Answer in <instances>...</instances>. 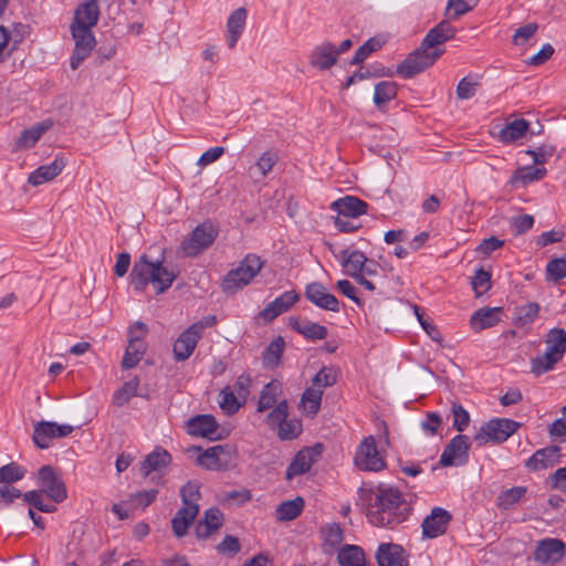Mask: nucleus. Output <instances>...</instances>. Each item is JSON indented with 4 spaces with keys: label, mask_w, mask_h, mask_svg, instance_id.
<instances>
[{
    "label": "nucleus",
    "mask_w": 566,
    "mask_h": 566,
    "mask_svg": "<svg viewBox=\"0 0 566 566\" xmlns=\"http://www.w3.org/2000/svg\"><path fill=\"white\" fill-rule=\"evenodd\" d=\"M374 495V502L369 503L366 513L374 526L392 530L409 517L411 505L398 489L377 486Z\"/></svg>",
    "instance_id": "obj_1"
},
{
    "label": "nucleus",
    "mask_w": 566,
    "mask_h": 566,
    "mask_svg": "<svg viewBox=\"0 0 566 566\" xmlns=\"http://www.w3.org/2000/svg\"><path fill=\"white\" fill-rule=\"evenodd\" d=\"M129 277L135 291L145 292L153 284L156 293L161 294L172 285L177 274L165 268L163 261H151L144 253L135 261Z\"/></svg>",
    "instance_id": "obj_2"
},
{
    "label": "nucleus",
    "mask_w": 566,
    "mask_h": 566,
    "mask_svg": "<svg viewBox=\"0 0 566 566\" xmlns=\"http://www.w3.org/2000/svg\"><path fill=\"white\" fill-rule=\"evenodd\" d=\"M180 496L182 506L177 511L171 520L172 532L177 537H182L187 534L190 525L199 513L198 501L201 497L200 484L197 482L188 481L180 489Z\"/></svg>",
    "instance_id": "obj_3"
},
{
    "label": "nucleus",
    "mask_w": 566,
    "mask_h": 566,
    "mask_svg": "<svg viewBox=\"0 0 566 566\" xmlns=\"http://www.w3.org/2000/svg\"><path fill=\"white\" fill-rule=\"evenodd\" d=\"M263 261L255 254H247L235 269L230 270L221 282L226 294H234L250 284L260 273Z\"/></svg>",
    "instance_id": "obj_4"
},
{
    "label": "nucleus",
    "mask_w": 566,
    "mask_h": 566,
    "mask_svg": "<svg viewBox=\"0 0 566 566\" xmlns=\"http://www.w3.org/2000/svg\"><path fill=\"white\" fill-rule=\"evenodd\" d=\"M521 423L506 418H494L484 423L474 434L473 441L482 447L489 442L502 443L517 431Z\"/></svg>",
    "instance_id": "obj_5"
},
{
    "label": "nucleus",
    "mask_w": 566,
    "mask_h": 566,
    "mask_svg": "<svg viewBox=\"0 0 566 566\" xmlns=\"http://www.w3.org/2000/svg\"><path fill=\"white\" fill-rule=\"evenodd\" d=\"M218 233V228L211 221H205L182 240L180 248L187 256H197L212 245Z\"/></svg>",
    "instance_id": "obj_6"
},
{
    "label": "nucleus",
    "mask_w": 566,
    "mask_h": 566,
    "mask_svg": "<svg viewBox=\"0 0 566 566\" xmlns=\"http://www.w3.org/2000/svg\"><path fill=\"white\" fill-rule=\"evenodd\" d=\"M289 405L284 399L277 402L268 415V423L277 427V437L281 440H293L302 433V423L297 419L287 420Z\"/></svg>",
    "instance_id": "obj_7"
},
{
    "label": "nucleus",
    "mask_w": 566,
    "mask_h": 566,
    "mask_svg": "<svg viewBox=\"0 0 566 566\" xmlns=\"http://www.w3.org/2000/svg\"><path fill=\"white\" fill-rule=\"evenodd\" d=\"M36 483L40 491L48 495L54 503H62L67 497L65 483L57 469L52 465H43L38 471Z\"/></svg>",
    "instance_id": "obj_8"
},
{
    "label": "nucleus",
    "mask_w": 566,
    "mask_h": 566,
    "mask_svg": "<svg viewBox=\"0 0 566 566\" xmlns=\"http://www.w3.org/2000/svg\"><path fill=\"white\" fill-rule=\"evenodd\" d=\"M235 449L230 444L208 448L197 458V464L211 471L227 470L233 465Z\"/></svg>",
    "instance_id": "obj_9"
},
{
    "label": "nucleus",
    "mask_w": 566,
    "mask_h": 566,
    "mask_svg": "<svg viewBox=\"0 0 566 566\" xmlns=\"http://www.w3.org/2000/svg\"><path fill=\"white\" fill-rule=\"evenodd\" d=\"M129 340L122 360L124 369H130L138 365L146 352L144 337L147 334V327L143 322H136L129 328Z\"/></svg>",
    "instance_id": "obj_10"
},
{
    "label": "nucleus",
    "mask_w": 566,
    "mask_h": 566,
    "mask_svg": "<svg viewBox=\"0 0 566 566\" xmlns=\"http://www.w3.org/2000/svg\"><path fill=\"white\" fill-rule=\"evenodd\" d=\"M355 465L363 471L378 472L386 467L385 459L377 450L373 436L365 438L357 448L354 458Z\"/></svg>",
    "instance_id": "obj_11"
},
{
    "label": "nucleus",
    "mask_w": 566,
    "mask_h": 566,
    "mask_svg": "<svg viewBox=\"0 0 566 566\" xmlns=\"http://www.w3.org/2000/svg\"><path fill=\"white\" fill-rule=\"evenodd\" d=\"M323 444L316 443L313 447H306L301 449L292 459L289 464L285 479L292 480L295 476L305 474L312 468V465L318 461L323 452Z\"/></svg>",
    "instance_id": "obj_12"
},
{
    "label": "nucleus",
    "mask_w": 566,
    "mask_h": 566,
    "mask_svg": "<svg viewBox=\"0 0 566 566\" xmlns=\"http://www.w3.org/2000/svg\"><path fill=\"white\" fill-rule=\"evenodd\" d=\"M74 428L70 424H57L51 421H40L34 426L33 441L40 449H48L51 440L67 437Z\"/></svg>",
    "instance_id": "obj_13"
},
{
    "label": "nucleus",
    "mask_w": 566,
    "mask_h": 566,
    "mask_svg": "<svg viewBox=\"0 0 566 566\" xmlns=\"http://www.w3.org/2000/svg\"><path fill=\"white\" fill-rule=\"evenodd\" d=\"M469 450V438L464 434H458L446 446L440 457V464L443 467L464 464L468 462Z\"/></svg>",
    "instance_id": "obj_14"
},
{
    "label": "nucleus",
    "mask_w": 566,
    "mask_h": 566,
    "mask_svg": "<svg viewBox=\"0 0 566 566\" xmlns=\"http://www.w3.org/2000/svg\"><path fill=\"white\" fill-rule=\"evenodd\" d=\"M443 50H432L420 46L410 53L408 57L397 67V71H424L431 67L433 63L442 55Z\"/></svg>",
    "instance_id": "obj_15"
},
{
    "label": "nucleus",
    "mask_w": 566,
    "mask_h": 566,
    "mask_svg": "<svg viewBox=\"0 0 566 566\" xmlns=\"http://www.w3.org/2000/svg\"><path fill=\"white\" fill-rule=\"evenodd\" d=\"M451 521L452 515L449 511L439 506L433 507L431 513L422 521V536L427 538H436L443 535Z\"/></svg>",
    "instance_id": "obj_16"
},
{
    "label": "nucleus",
    "mask_w": 566,
    "mask_h": 566,
    "mask_svg": "<svg viewBox=\"0 0 566 566\" xmlns=\"http://www.w3.org/2000/svg\"><path fill=\"white\" fill-rule=\"evenodd\" d=\"M305 297L317 307L339 312V302L335 295L327 292V289L319 282L308 283L305 287Z\"/></svg>",
    "instance_id": "obj_17"
},
{
    "label": "nucleus",
    "mask_w": 566,
    "mask_h": 566,
    "mask_svg": "<svg viewBox=\"0 0 566 566\" xmlns=\"http://www.w3.org/2000/svg\"><path fill=\"white\" fill-rule=\"evenodd\" d=\"M565 543L558 538H545L537 543L534 559L542 564L559 562L565 555Z\"/></svg>",
    "instance_id": "obj_18"
},
{
    "label": "nucleus",
    "mask_w": 566,
    "mask_h": 566,
    "mask_svg": "<svg viewBox=\"0 0 566 566\" xmlns=\"http://www.w3.org/2000/svg\"><path fill=\"white\" fill-rule=\"evenodd\" d=\"M375 557L378 566H409L406 551L399 544H380Z\"/></svg>",
    "instance_id": "obj_19"
},
{
    "label": "nucleus",
    "mask_w": 566,
    "mask_h": 566,
    "mask_svg": "<svg viewBox=\"0 0 566 566\" xmlns=\"http://www.w3.org/2000/svg\"><path fill=\"white\" fill-rule=\"evenodd\" d=\"M187 424L191 436L207 438L211 441L222 438L217 433L219 424L212 415H198L191 418Z\"/></svg>",
    "instance_id": "obj_20"
},
{
    "label": "nucleus",
    "mask_w": 566,
    "mask_h": 566,
    "mask_svg": "<svg viewBox=\"0 0 566 566\" xmlns=\"http://www.w3.org/2000/svg\"><path fill=\"white\" fill-rule=\"evenodd\" d=\"M331 209L345 218H358L368 212V203L355 196H344L331 203Z\"/></svg>",
    "instance_id": "obj_21"
},
{
    "label": "nucleus",
    "mask_w": 566,
    "mask_h": 566,
    "mask_svg": "<svg viewBox=\"0 0 566 566\" xmlns=\"http://www.w3.org/2000/svg\"><path fill=\"white\" fill-rule=\"evenodd\" d=\"M300 296L295 291H287L274 298L261 312L260 317L265 322H272L282 313L287 312L297 301Z\"/></svg>",
    "instance_id": "obj_22"
},
{
    "label": "nucleus",
    "mask_w": 566,
    "mask_h": 566,
    "mask_svg": "<svg viewBox=\"0 0 566 566\" xmlns=\"http://www.w3.org/2000/svg\"><path fill=\"white\" fill-rule=\"evenodd\" d=\"M196 328L199 327L196 325H190L176 339L172 352L177 361H184L188 359L197 347V344L201 337L196 333Z\"/></svg>",
    "instance_id": "obj_23"
},
{
    "label": "nucleus",
    "mask_w": 566,
    "mask_h": 566,
    "mask_svg": "<svg viewBox=\"0 0 566 566\" xmlns=\"http://www.w3.org/2000/svg\"><path fill=\"white\" fill-rule=\"evenodd\" d=\"M562 457L560 448L551 446L539 449L527 459L525 465L531 471H541L554 467Z\"/></svg>",
    "instance_id": "obj_24"
},
{
    "label": "nucleus",
    "mask_w": 566,
    "mask_h": 566,
    "mask_svg": "<svg viewBox=\"0 0 566 566\" xmlns=\"http://www.w3.org/2000/svg\"><path fill=\"white\" fill-rule=\"evenodd\" d=\"M66 166L64 156H56L49 165H42L29 175L28 182L32 186H40L53 180Z\"/></svg>",
    "instance_id": "obj_25"
},
{
    "label": "nucleus",
    "mask_w": 566,
    "mask_h": 566,
    "mask_svg": "<svg viewBox=\"0 0 566 566\" xmlns=\"http://www.w3.org/2000/svg\"><path fill=\"white\" fill-rule=\"evenodd\" d=\"M223 525V513L218 507L205 511L203 517L196 525V535L199 539H207Z\"/></svg>",
    "instance_id": "obj_26"
},
{
    "label": "nucleus",
    "mask_w": 566,
    "mask_h": 566,
    "mask_svg": "<svg viewBox=\"0 0 566 566\" xmlns=\"http://www.w3.org/2000/svg\"><path fill=\"white\" fill-rule=\"evenodd\" d=\"M455 28L451 25L450 20L447 18L432 28L421 43L424 48L434 51L442 50L440 45L452 39L455 35Z\"/></svg>",
    "instance_id": "obj_27"
},
{
    "label": "nucleus",
    "mask_w": 566,
    "mask_h": 566,
    "mask_svg": "<svg viewBox=\"0 0 566 566\" xmlns=\"http://www.w3.org/2000/svg\"><path fill=\"white\" fill-rule=\"evenodd\" d=\"M503 315V307H482L475 311L470 318L471 328L479 333L499 324Z\"/></svg>",
    "instance_id": "obj_28"
},
{
    "label": "nucleus",
    "mask_w": 566,
    "mask_h": 566,
    "mask_svg": "<svg viewBox=\"0 0 566 566\" xmlns=\"http://www.w3.org/2000/svg\"><path fill=\"white\" fill-rule=\"evenodd\" d=\"M337 62L335 45L331 42L322 43L314 48L310 54V64L319 71L334 66Z\"/></svg>",
    "instance_id": "obj_29"
},
{
    "label": "nucleus",
    "mask_w": 566,
    "mask_h": 566,
    "mask_svg": "<svg viewBox=\"0 0 566 566\" xmlns=\"http://www.w3.org/2000/svg\"><path fill=\"white\" fill-rule=\"evenodd\" d=\"M289 325L294 332L310 340L324 339L328 334V331L324 325L307 319H302L300 317H290Z\"/></svg>",
    "instance_id": "obj_30"
},
{
    "label": "nucleus",
    "mask_w": 566,
    "mask_h": 566,
    "mask_svg": "<svg viewBox=\"0 0 566 566\" xmlns=\"http://www.w3.org/2000/svg\"><path fill=\"white\" fill-rule=\"evenodd\" d=\"M99 18L97 0H85L80 4L74 13L72 27L93 28Z\"/></svg>",
    "instance_id": "obj_31"
},
{
    "label": "nucleus",
    "mask_w": 566,
    "mask_h": 566,
    "mask_svg": "<svg viewBox=\"0 0 566 566\" xmlns=\"http://www.w3.org/2000/svg\"><path fill=\"white\" fill-rule=\"evenodd\" d=\"M51 127L52 122L44 120L33 125L30 128L23 129L15 140L14 149L23 150L32 148Z\"/></svg>",
    "instance_id": "obj_32"
},
{
    "label": "nucleus",
    "mask_w": 566,
    "mask_h": 566,
    "mask_svg": "<svg viewBox=\"0 0 566 566\" xmlns=\"http://www.w3.org/2000/svg\"><path fill=\"white\" fill-rule=\"evenodd\" d=\"M340 256L342 265L347 275L354 279L364 274V265L368 262V259L361 251L344 249Z\"/></svg>",
    "instance_id": "obj_33"
},
{
    "label": "nucleus",
    "mask_w": 566,
    "mask_h": 566,
    "mask_svg": "<svg viewBox=\"0 0 566 566\" xmlns=\"http://www.w3.org/2000/svg\"><path fill=\"white\" fill-rule=\"evenodd\" d=\"M247 10L244 8H238L234 10L227 21V43L230 49H233L241 36L245 21H247Z\"/></svg>",
    "instance_id": "obj_34"
},
{
    "label": "nucleus",
    "mask_w": 566,
    "mask_h": 566,
    "mask_svg": "<svg viewBox=\"0 0 566 566\" xmlns=\"http://www.w3.org/2000/svg\"><path fill=\"white\" fill-rule=\"evenodd\" d=\"M528 129L530 123L526 119H514L500 129L499 139L504 144H511L524 137Z\"/></svg>",
    "instance_id": "obj_35"
},
{
    "label": "nucleus",
    "mask_w": 566,
    "mask_h": 566,
    "mask_svg": "<svg viewBox=\"0 0 566 566\" xmlns=\"http://www.w3.org/2000/svg\"><path fill=\"white\" fill-rule=\"evenodd\" d=\"M171 461V455L165 449L157 447L142 463L140 472L147 476L150 472L166 468Z\"/></svg>",
    "instance_id": "obj_36"
},
{
    "label": "nucleus",
    "mask_w": 566,
    "mask_h": 566,
    "mask_svg": "<svg viewBox=\"0 0 566 566\" xmlns=\"http://www.w3.org/2000/svg\"><path fill=\"white\" fill-rule=\"evenodd\" d=\"M304 506L305 501L302 496H296L293 500L284 501L276 507V520L281 522L293 521L302 514Z\"/></svg>",
    "instance_id": "obj_37"
},
{
    "label": "nucleus",
    "mask_w": 566,
    "mask_h": 566,
    "mask_svg": "<svg viewBox=\"0 0 566 566\" xmlns=\"http://www.w3.org/2000/svg\"><path fill=\"white\" fill-rule=\"evenodd\" d=\"M547 174L546 168L537 166H525L517 168L511 177V184L526 186L533 181H538Z\"/></svg>",
    "instance_id": "obj_38"
},
{
    "label": "nucleus",
    "mask_w": 566,
    "mask_h": 566,
    "mask_svg": "<svg viewBox=\"0 0 566 566\" xmlns=\"http://www.w3.org/2000/svg\"><path fill=\"white\" fill-rule=\"evenodd\" d=\"M339 566H365V552L357 545L343 546L337 555Z\"/></svg>",
    "instance_id": "obj_39"
},
{
    "label": "nucleus",
    "mask_w": 566,
    "mask_h": 566,
    "mask_svg": "<svg viewBox=\"0 0 566 566\" xmlns=\"http://www.w3.org/2000/svg\"><path fill=\"white\" fill-rule=\"evenodd\" d=\"M322 397V389L316 388L315 386L306 388L302 395L300 403L303 411L310 417L316 416L321 408Z\"/></svg>",
    "instance_id": "obj_40"
},
{
    "label": "nucleus",
    "mask_w": 566,
    "mask_h": 566,
    "mask_svg": "<svg viewBox=\"0 0 566 566\" xmlns=\"http://www.w3.org/2000/svg\"><path fill=\"white\" fill-rule=\"evenodd\" d=\"M282 392V384L279 380L268 382L259 398L258 411L263 412L276 403L277 396Z\"/></svg>",
    "instance_id": "obj_41"
},
{
    "label": "nucleus",
    "mask_w": 566,
    "mask_h": 566,
    "mask_svg": "<svg viewBox=\"0 0 566 566\" xmlns=\"http://www.w3.org/2000/svg\"><path fill=\"white\" fill-rule=\"evenodd\" d=\"M545 342L546 350L562 360L566 352V331L564 328H552Z\"/></svg>",
    "instance_id": "obj_42"
},
{
    "label": "nucleus",
    "mask_w": 566,
    "mask_h": 566,
    "mask_svg": "<svg viewBox=\"0 0 566 566\" xmlns=\"http://www.w3.org/2000/svg\"><path fill=\"white\" fill-rule=\"evenodd\" d=\"M397 96V85L391 81H381L375 85L374 103L380 111Z\"/></svg>",
    "instance_id": "obj_43"
},
{
    "label": "nucleus",
    "mask_w": 566,
    "mask_h": 566,
    "mask_svg": "<svg viewBox=\"0 0 566 566\" xmlns=\"http://www.w3.org/2000/svg\"><path fill=\"white\" fill-rule=\"evenodd\" d=\"M539 305L536 302H530L515 307L514 324L516 327H525L532 324L538 316Z\"/></svg>",
    "instance_id": "obj_44"
},
{
    "label": "nucleus",
    "mask_w": 566,
    "mask_h": 566,
    "mask_svg": "<svg viewBox=\"0 0 566 566\" xmlns=\"http://www.w3.org/2000/svg\"><path fill=\"white\" fill-rule=\"evenodd\" d=\"M285 348V340L282 336H277L275 339H273L269 346L265 348L262 360L263 365L266 368H273L276 367L280 361L281 357L283 355Z\"/></svg>",
    "instance_id": "obj_45"
},
{
    "label": "nucleus",
    "mask_w": 566,
    "mask_h": 566,
    "mask_svg": "<svg viewBox=\"0 0 566 566\" xmlns=\"http://www.w3.org/2000/svg\"><path fill=\"white\" fill-rule=\"evenodd\" d=\"M71 31L75 41V49H80L82 53H90L95 44V39L91 28L72 27Z\"/></svg>",
    "instance_id": "obj_46"
},
{
    "label": "nucleus",
    "mask_w": 566,
    "mask_h": 566,
    "mask_svg": "<svg viewBox=\"0 0 566 566\" xmlns=\"http://www.w3.org/2000/svg\"><path fill=\"white\" fill-rule=\"evenodd\" d=\"M385 44V41L379 36H374L367 40L363 45H360L357 51L355 52V55L349 62V65L352 66H358L360 65L371 53L378 51L381 49V46Z\"/></svg>",
    "instance_id": "obj_47"
},
{
    "label": "nucleus",
    "mask_w": 566,
    "mask_h": 566,
    "mask_svg": "<svg viewBox=\"0 0 566 566\" xmlns=\"http://www.w3.org/2000/svg\"><path fill=\"white\" fill-rule=\"evenodd\" d=\"M138 386V377H134L133 379L125 381L122 387L114 392L112 398L113 405L117 407L126 405L133 397L137 396Z\"/></svg>",
    "instance_id": "obj_48"
},
{
    "label": "nucleus",
    "mask_w": 566,
    "mask_h": 566,
    "mask_svg": "<svg viewBox=\"0 0 566 566\" xmlns=\"http://www.w3.org/2000/svg\"><path fill=\"white\" fill-rule=\"evenodd\" d=\"M479 0H448L444 15L449 20H458L467 12L473 10Z\"/></svg>",
    "instance_id": "obj_49"
},
{
    "label": "nucleus",
    "mask_w": 566,
    "mask_h": 566,
    "mask_svg": "<svg viewBox=\"0 0 566 566\" xmlns=\"http://www.w3.org/2000/svg\"><path fill=\"white\" fill-rule=\"evenodd\" d=\"M560 359L552 353L545 350L542 356H537L531 361V370L534 375L541 376L552 370Z\"/></svg>",
    "instance_id": "obj_50"
},
{
    "label": "nucleus",
    "mask_w": 566,
    "mask_h": 566,
    "mask_svg": "<svg viewBox=\"0 0 566 566\" xmlns=\"http://www.w3.org/2000/svg\"><path fill=\"white\" fill-rule=\"evenodd\" d=\"M566 277V253L552 259L546 265V281L557 283Z\"/></svg>",
    "instance_id": "obj_51"
},
{
    "label": "nucleus",
    "mask_w": 566,
    "mask_h": 566,
    "mask_svg": "<svg viewBox=\"0 0 566 566\" xmlns=\"http://www.w3.org/2000/svg\"><path fill=\"white\" fill-rule=\"evenodd\" d=\"M27 470L15 462L2 465L0 468V484L10 485L24 478Z\"/></svg>",
    "instance_id": "obj_52"
},
{
    "label": "nucleus",
    "mask_w": 566,
    "mask_h": 566,
    "mask_svg": "<svg viewBox=\"0 0 566 566\" xmlns=\"http://www.w3.org/2000/svg\"><path fill=\"white\" fill-rule=\"evenodd\" d=\"M324 546L336 549L344 541V533L339 524L333 523L322 530Z\"/></svg>",
    "instance_id": "obj_53"
},
{
    "label": "nucleus",
    "mask_w": 566,
    "mask_h": 566,
    "mask_svg": "<svg viewBox=\"0 0 566 566\" xmlns=\"http://www.w3.org/2000/svg\"><path fill=\"white\" fill-rule=\"evenodd\" d=\"M472 290L476 297L482 296L491 289V273L483 268L475 271L474 276L471 281Z\"/></svg>",
    "instance_id": "obj_54"
},
{
    "label": "nucleus",
    "mask_w": 566,
    "mask_h": 566,
    "mask_svg": "<svg viewBox=\"0 0 566 566\" xmlns=\"http://www.w3.org/2000/svg\"><path fill=\"white\" fill-rule=\"evenodd\" d=\"M480 76L467 75L457 87V96L460 99H468L475 95L476 87L480 85Z\"/></svg>",
    "instance_id": "obj_55"
},
{
    "label": "nucleus",
    "mask_w": 566,
    "mask_h": 566,
    "mask_svg": "<svg viewBox=\"0 0 566 566\" xmlns=\"http://www.w3.org/2000/svg\"><path fill=\"white\" fill-rule=\"evenodd\" d=\"M219 405L228 415L235 413L240 408V402L235 392L230 387H224L219 392Z\"/></svg>",
    "instance_id": "obj_56"
},
{
    "label": "nucleus",
    "mask_w": 566,
    "mask_h": 566,
    "mask_svg": "<svg viewBox=\"0 0 566 566\" xmlns=\"http://www.w3.org/2000/svg\"><path fill=\"white\" fill-rule=\"evenodd\" d=\"M527 492L525 486H513L505 490L499 496L500 505L504 509L517 503Z\"/></svg>",
    "instance_id": "obj_57"
},
{
    "label": "nucleus",
    "mask_w": 566,
    "mask_h": 566,
    "mask_svg": "<svg viewBox=\"0 0 566 566\" xmlns=\"http://www.w3.org/2000/svg\"><path fill=\"white\" fill-rule=\"evenodd\" d=\"M451 411L453 416V428L459 432H463L470 423L469 412L457 401L452 402Z\"/></svg>",
    "instance_id": "obj_58"
},
{
    "label": "nucleus",
    "mask_w": 566,
    "mask_h": 566,
    "mask_svg": "<svg viewBox=\"0 0 566 566\" xmlns=\"http://www.w3.org/2000/svg\"><path fill=\"white\" fill-rule=\"evenodd\" d=\"M525 153L533 158L535 165H543L554 155L555 147L544 144L538 146L536 149H527Z\"/></svg>",
    "instance_id": "obj_59"
},
{
    "label": "nucleus",
    "mask_w": 566,
    "mask_h": 566,
    "mask_svg": "<svg viewBox=\"0 0 566 566\" xmlns=\"http://www.w3.org/2000/svg\"><path fill=\"white\" fill-rule=\"evenodd\" d=\"M279 157L275 151H264L255 163L256 168L263 177H265L276 164Z\"/></svg>",
    "instance_id": "obj_60"
},
{
    "label": "nucleus",
    "mask_w": 566,
    "mask_h": 566,
    "mask_svg": "<svg viewBox=\"0 0 566 566\" xmlns=\"http://www.w3.org/2000/svg\"><path fill=\"white\" fill-rule=\"evenodd\" d=\"M419 307L415 306V313L417 315V318L419 323L421 324L424 332L428 334V336L436 343L441 344L442 343V335L439 331V328L433 325L431 322H429L427 318H424L423 314L419 312Z\"/></svg>",
    "instance_id": "obj_61"
},
{
    "label": "nucleus",
    "mask_w": 566,
    "mask_h": 566,
    "mask_svg": "<svg viewBox=\"0 0 566 566\" xmlns=\"http://www.w3.org/2000/svg\"><path fill=\"white\" fill-rule=\"evenodd\" d=\"M534 224V217L531 214H521L511 219V227L515 235L528 231Z\"/></svg>",
    "instance_id": "obj_62"
},
{
    "label": "nucleus",
    "mask_w": 566,
    "mask_h": 566,
    "mask_svg": "<svg viewBox=\"0 0 566 566\" xmlns=\"http://www.w3.org/2000/svg\"><path fill=\"white\" fill-rule=\"evenodd\" d=\"M241 549L239 539L232 535H227L221 543L217 545L220 554L235 555Z\"/></svg>",
    "instance_id": "obj_63"
},
{
    "label": "nucleus",
    "mask_w": 566,
    "mask_h": 566,
    "mask_svg": "<svg viewBox=\"0 0 566 566\" xmlns=\"http://www.w3.org/2000/svg\"><path fill=\"white\" fill-rule=\"evenodd\" d=\"M547 483L553 490L566 492V467L559 468L552 473L547 479Z\"/></svg>",
    "instance_id": "obj_64"
}]
</instances>
